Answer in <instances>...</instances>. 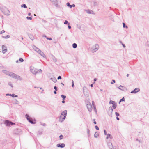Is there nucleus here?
<instances>
[{"mask_svg":"<svg viewBox=\"0 0 149 149\" xmlns=\"http://www.w3.org/2000/svg\"><path fill=\"white\" fill-rule=\"evenodd\" d=\"M125 101V98L124 97H123L122 99L120 100V102H121L122 101Z\"/></svg>","mask_w":149,"mask_h":149,"instance_id":"72a5a7b5","label":"nucleus"},{"mask_svg":"<svg viewBox=\"0 0 149 149\" xmlns=\"http://www.w3.org/2000/svg\"><path fill=\"white\" fill-rule=\"evenodd\" d=\"M52 1L55 3H56L57 2V0H52Z\"/></svg>","mask_w":149,"mask_h":149,"instance_id":"4d7b16f0","label":"nucleus"},{"mask_svg":"<svg viewBox=\"0 0 149 149\" xmlns=\"http://www.w3.org/2000/svg\"><path fill=\"white\" fill-rule=\"evenodd\" d=\"M92 104L93 106V105H95V104H94V102L93 101L92 102Z\"/></svg>","mask_w":149,"mask_h":149,"instance_id":"052dcab7","label":"nucleus"},{"mask_svg":"<svg viewBox=\"0 0 149 149\" xmlns=\"http://www.w3.org/2000/svg\"><path fill=\"white\" fill-rule=\"evenodd\" d=\"M10 37V35H7L6 36H2V37L4 38H9Z\"/></svg>","mask_w":149,"mask_h":149,"instance_id":"c756f323","label":"nucleus"},{"mask_svg":"<svg viewBox=\"0 0 149 149\" xmlns=\"http://www.w3.org/2000/svg\"><path fill=\"white\" fill-rule=\"evenodd\" d=\"M67 114V111L66 110H65L61 113L59 120L60 122H62L63 121L66 117Z\"/></svg>","mask_w":149,"mask_h":149,"instance_id":"f257e3e1","label":"nucleus"},{"mask_svg":"<svg viewBox=\"0 0 149 149\" xmlns=\"http://www.w3.org/2000/svg\"><path fill=\"white\" fill-rule=\"evenodd\" d=\"M99 47V46L98 44H95L92 47L91 49V50L92 52L94 53L98 50Z\"/></svg>","mask_w":149,"mask_h":149,"instance_id":"f03ea898","label":"nucleus"},{"mask_svg":"<svg viewBox=\"0 0 149 149\" xmlns=\"http://www.w3.org/2000/svg\"><path fill=\"white\" fill-rule=\"evenodd\" d=\"M47 39L49 40H52V39L51 38H48L47 37H46V38Z\"/></svg>","mask_w":149,"mask_h":149,"instance_id":"49530a36","label":"nucleus"},{"mask_svg":"<svg viewBox=\"0 0 149 149\" xmlns=\"http://www.w3.org/2000/svg\"><path fill=\"white\" fill-rule=\"evenodd\" d=\"M54 88L55 89L56 91H57V87L56 86H55L54 87Z\"/></svg>","mask_w":149,"mask_h":149,"instance_id":"a18cd8bd","label":"nucleus"},{"mask_svg":"<svg viewBox=\"0 0 149 149\" xmlns=\"http://www.w3.org/2000/svg\"><path fill=\"white\" fill-rule=\"evenodd\" d=\"M38 133H39V135H41L42 134V132H39Z\"/></svg>","mask_w":149,"mask_h":149,"instance_id":"680f3d73","label":"nucleus"},{"mask_svg":"<svg viewBox=\"0 0 149 149\" xmlns=\"http://www.w3.org/2000/svg\"><path fill=\"white\" fill-rule=\"evenodd\" d=\"M56 146L58 147H60L62 148H64L65 147V145L63 143L61 144H58Z\"/></svg>","mask_w":149,"mask_h":149,"instance_id":"ddd939ff","label":"nucleus"},{"mask_svg":"<svg viewBox=\"0 0 149 149\" xmlns=\"http://www.w3.org/2000/svg\"><path fill=\"white\" fill-rule=\"evenodd\" d=\"M117 88L123 91L127 90V89L125 87L122 86L121 85H120L119 87H117Z\"/></svg>","mask_w":149,"mask_h":149,"instance_id":"9d476101","label":"nucleus"},{"mask_svg":"<svg viewBox=\"0 0 149 149\" xmlns=\"http://www.w3.org/2000/svg\"><path fill=\"white\" fill-rule=\"evenodd\" d=\"M86 12L88 14H94L95 13H94V12L93 10H86Z\"/></svg>","mask_w":149,"mask_h":149,"instance_id":"2eb2a0df","label":"nucleus"},{"mask_svg":"<svg viewBox=\"0 0 149 149\" xmlns=\"http://www.w3.org/2000/svg\"><path fill=\"white\" fill-rule=\"evenodd\" d=\"M61 97L63 98V100H64L66 98V96L64 95H61Z\"/></svg>","mask_w":149,"mask_h":149,"instance_id":"7c9ffc66","label":"nucleus"},{"mask_svg":"<svg viewBox=\"0 0 149 149\" xmlns=\"http://www.w3.org/2000/svg\"><path fill=\"white\" fill-rule=\"evenodd\" d=\"M28 15L29 16H30L31 15V13H29L28 14Z\"/></svg>","mask_w":149,"mask_h":149,"instance_id":"338daca9","label":"nucleus"},{"mask_svg":"<svg viewBox=\"0 0 149 149\" xmlns=\"http://www.w3.org/2000/svg\"><path fill=\"white\" fill-rule=\"evenodd\" d=\"M21 7H23L24 8H27V6L25 4H22L21 5Z\"/></svg>","mask_w":149,"mask_h":149,"instance_id":"bb28decb","label":"nucleus"},{"mask_svg":"<svg viewBox=\"0 0 149 149\" xmlns=\"http://www.w3.org/2000/svg\"><path fill=\"white\" fill-rule=\"evenodd\" d=\"M72 87H74V81L73 80H72Z\"/></svg>","mask_w":149,"mask_h":149,"instance_id":"4c0bfd02","label":"nucleus"},{"mask_svg":"<svg viewBox=\"0 0 149 149\" xmlns=\"http://www.w3.org/2000/svg\"><path fill=\"white\" fill-rule=\"evenodd\" d=\"M116 119L118 120H120L118 116H117L116 117Z\"/></svg>","mask_w":149,"mask_h":149,"instance_id":"0e129e2a","label":"nucleus"},{"mask_svg":"<svg viewBox=\"0 0 149 149\" xmlns=\"http://www.w3.org/2000/svg\"><path fill=\"white\" fill-rule=\"evenodd\" d=\"M25 117L26 118L27 120L29 122L32 124H35L36 123V121L35 120H33L30 117L28 114H26L25 115Z\"/></svg>","mask_w":149,"mask_h":149,"instance_id":"7ed1b4c3","label":"nucleus"},{"mask_svg":"<svg viewBox=\"0 0 149 149\" xmlns=\"http://www.w3.org/2000/svg\"><path fill=\"white\" fill-rule=\"evenodd\" d=\"M115 113L116 115L117 116H119L120 115L117 112H116Z\"/></svg>","mask_w":149,"mask_h":149,"instance_id":"a19ab883","label":"nucleus"},{"mask_svg":"<svg viewBox=\"0 0 149 149\" xmlns=\"http://www.w3.org/2000/svg\"><path fill=\"white\" fill-rule=\"evenodd\" d=\"M53 59V60L55 62H56L57 61L55 57Z\"/></svg>","mask_w":149,"mask_h":149,"instance_id":"6e6d98bb","label":"nucleus"},{"mask_svg":"<svg viewBox=\"0 0 149 149\" xmlns=\"http://www.w3.org/2000/svg\"><path fill=\"white\" fill-rule=\"evenodd\" d=\"M95 119H93V120L94 121V122H93V123H94L95 124H96V123H97L95 121Z\"/></svg>","mask_w":149,"mask_h":149,"instance_id":"5fc2aeb1","label":"nucleus"},{"mask_svg":"<svg viewBox=\"0 0 149 149\" xmlns=\"http://www.w3.org/2000/svg\"><path fill=\"white\" fill-rule=\"evenodd\" d=\"M68 23V22L67 20H65L64 22V24H66Z\"/></svg>","mask_w":149,"mask_h":149,"instance_id":"37998d69","label":"nucleus"},{"mask_svg":"<svg viewBox=\"0 0 149 149\" xmlns=\"http://www.w3.org/2000/svg\"><path fill=\"white\" fill-rule=\"evenodd\" d=\"M4 124L6 125V126H8L11 125H15V123L12 122L11 121L8 120H6L5 121Z\"/></svg>","mask_w":149,"mask_h":149,"instance_id":"39448f33","label":"nucleus"},{"mask_svg":"<svg viewBox=\"0 0 149 149\" xmlns=\"http://www.w3.org/2000/svg\"><path fill=\"white\" fill-rule=\"evenodd\" d=\"M70 24V23H68V28L69 29H70L71 28V26H70V25H69V24Z\"/></svg>","mask_w":149,"mask_h":149,"instance_id":"8fccbe9b","label":"nucleus"},{"mask_svg":"<svg viewBox=\"0 0 149 149\" xmlns=\"http://www.w3.org/2000/svg\"><path fill=\"white\" fill-rule=\"evenodd\" d=\"M8 85L10 86L11 87H12V88H13V85H12V84L11 83V82H9L8 83Z\"/></svg>","mask_w":149,"mask_h":149,"instance_id":"58836bf2","label":"nucleus"},{"mask_svg":"<svg viewBox=\"0 0 149 149\" xmlns=\"http://www.w3.org/2000/svg\"><path fill=\"white\" fill-rule=\"evenodd\" d=\"M63 136L62 135H61L59 136L60 138V139L61 140L63 139Z\"/></svg>","mask_w":149,"mask_h":149,"instance_id":"ea45409f","label":"nucleus"},{"mask_svg":"<svg viewBox=\"0 0 149 149\" xmlns=\"http://www.w3.org/2000/svg\"><path fill=\"white\" fill-rule=\"evenodd\" d=\"M39 54L42 57L44 58L46 56L44 54V53L41 50L40 51Z\"/></svg>","mask_w":149,"mask_h":149,"instance_id":"dca6fc26","label":"nucleus"},{"mask_svg":"<svg viewBox=\"0 0 149 149\" xmlns=\"http://www.w3.org/2000/svg\"><path fill=\"white\" fill-rule=\"evenodd\" d=\"M1 11L4 14L6 15H9L10 14L9 10L7 8H5L4 9H3Z\"/></svg>","mask_w":149,"mask_h":149,"instance_id":"20e7f679","label":"nucleus"},{"mask_svg":"<svg viewBox=\"0 0 149 149\" xmlns=\"http://www.w3.org/2000/svg\"><path fill=\"white\" fill-rule=\"evenodd\" d=\"M122 45L123 47L125 48V45L124 44L122 43Z\"/></svg>","mask_w":149,"mask_h":149,"instance_id":"bf43d9fd","label":"nucleus"},{"mask_svg":"<svg viewBox=\"0 0 149 149\" xmlns=\"http://www.w3.org/2000/svg\"><path fill=\"white\" fill-rule=\"evenodd\" d=\"M87 107L88 111L90 112L91 111L92 106L90 102H88V103L87 104Z\"/></svg>","mask_w":149,"mask_h":149,"instance_id":"0eeeda50","label":"nucleus"},{"mask_svg":"<svg viewBox=\"0 0 149 149\" xmlns=\"http://www.w3.org/2000/svg\"><path fill=\"white\" fill-rule=\"evenodd\" d=\"M37 69L36 68H33L31 69H30V71L31 72L34 74H36V72Z\"/></svg>","mask_w":149,"mask_h":149,"instance_id":"f8f14e48","label":"nucleus"},{"mask_svg":"<svg viewBox=\"0 0 149 149\" xmlns=\"http://www.w3.org/2000/svg\"><path fill=\"white\" fill-rule=\"evenodd\" d=\"M95 129H96L97 130H99V128L98 127L97 125H96V126H95Z\"/></svg>","mask_w":149,"mask_h":149,"instance_id":"79ce46f5","label":"nucleus"},{"mask_svg":"<svg viewBox=\"0 0 149 149\" xmlns=\"http://www.w3.org/2000/svg\"><path fill=\"white\" fill-rule=\"evenodd\" d=\"M87 130V133L89 135L90 130H89L88 129Z\"/></svg>","mask_w":149,"mask_h":149,"instance_id":"13d9d810","label":"nucleus"},{"mask_svg":"<svg viewBox=\"0 0 149 149\" xmlns=\"http://www.w3.org/2000/svg\"><path fill=\"white\" fill-rule=\"evenodd\" d=\"M26 19L28 20H31L32 19V18L31 17H26Z\"/></svg>","mask_w":149,"mask_h":149,"instance_id":"f704fd0d","label":"nucleus"},{"mask_svg":"<svg viewBox=\"0 0 149 149\" xmlns=\"http://www.w3.org/2000/svg\"><path fill=\"white\" fill-rule=\"evenodd\" d=\"M29 38L31 40H33L34 37L31 35H29Z\"/></svg>","mask_w":149,"mask_h":149,"instance_id":"2f4dec72","label":"nucleus"},{"mask_svg":"<svg viewBox=\"0 0 149 149\" xmlns=\"http://www.w3.org/2000/svg\"><path fill=\"white\" fill-rule=\"evenodd\" d=\"M8 76L14 78H15V77H16V75L15 74L11 72L9 73Z\"/></svg>","mask_w":149,"mask_h":149,"instance_id":"9b49d317","label":"nucleus"},{"mask_svg":"<svg viewBox=\"0 0 149 149\" xmlns=\"http://www.w3.org/2000/svg\"><path fill=\"white\" fill-rule=\"evenodd\" d=\"M109 138H110L111 139L112 138V136L109 134H107L106 139H108Z\"/></svg>","mask_w":149,"mask_h":149,"instance_id":"aec40b11","label":"nucleus"},{"mask_svg":"<svg viewBox=\"0 0 149 149\" xmlns=\"http://www.w3.org/2000/svg\"><path fill=\"white\" fill-rule=\"evenodd\" d=\"M62 102L63 103H64L65 102V101L64 100H63V101H62Z\"/></svg>","mask_w":149,"mask_h":149,"instance_id":"774afa93","label":"nucleus"},{"mask_svg":"<svg viewBox=\"0 0 149 149\" xmlns=\"http://www.w3.org/2000/svg\"><path fill=\"white\" fill-rule=\"evenodd\" d=\"M123 26L124 28H128V26H127L126 25L125 23L124 22L123 23Z\"/></svg>","mask_w":149,"mask_h":149,"instance_id":"473e14b6","label":"nucleus"},{"mask_svg":"<svg viewBox=\"0 0 149 149\" xmlns=\"http://www.w3.org/2000/svg\"><path fill=\"white\" fill-rule=\"evenodd\" d=\"M33 48L34 49L36 52H38V51H40V50L35 45H33Z\"/></svg>","mask_w":149,"mask_h":149,"instance_id":"f3484780","label":"nucleus"},{"mask_svg":"<svg viewBox=\"0 0 149 149\" xmlns=\"http://www.w3.org/2000/svg\"><path fill=\"white\" fill-rule=\"evenodd\" d=\"M61 77L60 76H59L58 78H57V79H58V80H59V79H61Z\"/></svg>","mask_w":149,"mask_h":149,"instance_id":"3c124183","label":"nucleus"},{"mask_svg":"<svg viewBox=\"0 0 149 149\" xmlns=\"http://www.w3.org/2000/svg\"><path fill=\"white\" fill-rule=\"evenodd\" d=\"M42 21L44 23H46L47 22L46 21L43 19H42Z\"/></svg>","mask_w":149,"mask_h":149,"instance_id":"864d4df0","label":"nucleus"},{"mask_svg":"<svg viewBox=\"0 0 149 149\" xmlns=\"http://www.w3.org/2000/svg\"><path fill=\"white\" fill-rule=\"evenodd\" d=\"M22 131L20 129H15L14 131V133L16 134H19L21 133Z\"/></svg>","mask_w":149,"mask_h":149,"instance_id":"423d86ee","label":"nucleus"},{"mask_svg":"<svg viewBox=\"0 0 149 149\" xmlns=\"http://www.w3.org/2000/svg\"><path fill=\"white\" fill-rule=\"evenodd\" d=\"M15 78H16L17 79H19L20 80H22V78H21L19 76H18L16 75V77H15Z\"/></svg>","mask_w":149,"mask_h":149,"instance_id":"6ab92c4d","label":"nucleus"},{"mask_svg":"<svg viewBox=\"0 0 149 149\" xmlns=\"http://www.w3.org/2000/svg\"><path fill=\"white\" fill-rule=\"evenodd\" d=\"M2 53L3 54L5 53L7 51V49L6 46L4 45H2Z\"/></svg>","mask_w":149,"mask_h":149,"instance_id":"6e6552de","label":"nucleus"},{"mask_svg":"<svg viewBox=\"0 0 149 149\" xmlns=\"http://www.w3.org/2000/svg\"><path fill=\"white\" fill-rule=\"evenodd\" d=\"M67 6L69 7L70 8H71L72 7H74L75 6L74 4H73L72 5H70L69 2H68L66 3Z\"/></svg>","mask_w":149,"mask_h":149,"instance_id":"4468645a","label":"nucleus"},{"mask_svg":"<svg viewBox=\"0 0 149 149\" xmlns=\"http://www.w3.org/2000/svg\"><path fill=\"white\" fill-rule=\"evenodd\" d=\"M117 105L116 104H114V105H113L112 106V107L114 109H115L116 108Z\"/></svg>","mask_w":149,"mask_h":149,"instance_id":"e433bc0d","label":"nucleus"},{"mask_svg":"<svg viewBox=\"0 0 149 149\" xmlns=\"http://www.w3.org/2000/svg\"><path fill=\"white\" fill-rule=\"evenodd\" d=\"M42 70L41 69H40L39 70H37L36 72V74L38 73H41L42 72Z\"/></svg>","mask_w":149,"mask_h":149,"instance_id":"cd10ccee","label":"nucleus"},{"mask_svg":"<svg viewBox=\"0 0 149 149\" xmlns=\"http://www.w3.org/2000/svg\"><path fill=\"white\" fill-rule=\"evenodd\" d=\"M98 5V2L95 1H94L93 3V6H97Z\"/></svg>","mask_w":149,"mask_h":149,"instance_id":"a878e982","label":"nucleus"},{"mask_svg":"<svg viewBox=\"0 0 149 149\" xmlns=\"http://www.w3.org/2000/svg\"><path fill=\"white\" fill-rule=\"evenodd\" d=\"M50 79L54 83L56 82L57 81L56 79L55 78H50Z\"/></svg>","mask_w":149,"mask_h":149,"instance_id":"412c9836","label":"nucleus"},{"mask_svg":"<svg viewBox=\"0 0 149 149\" xmlns=\"http://www.w3.org/2000/svg\"><path fill=\"white\" fill-rule=\"evenodd\" d=\"M99 136V134L97 132H95L94 135V137L95 138H97Z\"/></svg>","mask_w":149,"mask_h":149,"instance_id":"5701e85b","label":"nucleus"},{"mask_svg":"<svg viewBox=\"0 0 149 149\" xmlns=\"http://www.w3.org/2000/svg\"><path fill=\"white\" fill-rule=\"evenodd\" d=\"M109 103L113 105H114L116 104L115 102V101H113L112 100H110L109 102Z\"/></svg>","mask_w":149,"mask_h":149,"instance_id":"c85d7f7f","label":"nucleus"},{"mask_svg":"<svg viewBox=\"0 0 149 149\" xmlns=\"http://www.w3.org/2000/svg\"><path fill=\"white\" fill-rule=\"evenodd\" d=\"M93 107L95 111H96V108L95 105H93Z\"/></svg>","mask_w":149,"mask_h":149,"instance_id":"de8ad7c7","label":"nucleus"},{"mask_svg":"<svg viewBox=\"0 0 149 149\" xmlns=\"http://www.w3.org/2000/svg\"><path fill=\"white\" fill-rule=\"evenodd\" d=\"M14 95H15L14 94H11L8 93V94H6V96L10 95V96H12L13 97H14Z\"/></svg>","mask_w":149,"mask_h":149,"instance_id":"393cba45","label":"nucleus"},{"mask_svg":"<svg viewBox=\"0 0 149 149\" xmlns=\"http://www.w3.org/2000/svg\"><path fill=\"white\" fill-rule=\"evenodd\" d=\"M19 60L21 62H23L24 61V59L22 58H20Z\"/></svg>","mask_w":149,"mask_h":149,"instance_id":"c9c22d12","label":"nucleus"},{"mask_svg":"<svg viewBox=\"0 0 149 149\" xmlns=\"http://www.w3.org/2000/svg\"><path fill=\"white\" fill-rule=\"evenodd\" d=\"M3 73L7 74L8 75L9 73H10V72L6 70H3Z\"/></svg>","mask_w":149,"mask_h":149,"instance_id":"a211bd4d","label":"nucleus"},{"mask_svg":"<svg viewBox=\"0 0 149 149\" xmlns=\"http://www.w3.org/2000/svg\"><path fill=\"white\" fill-rule=\"evenodd\" d=\"M146 46L147 47H149V41H148L146 44Z\"/></svg>","mask_w":149,"mask_h":149,"instance_id":"09e8293b","label":"nucleus"},{"mask_svg":"<svg viewBox=\"0 0 149 149\" xmlns=\"http://www.w3.org/2000/svg\"><path fill=\"white\" fill-rule=\"evenodd\" d=\"M104 134L105 135H107V132H106V130H105L104 129Z\"/></svg>","mask_w":149,"mask_h":149,"instance_id":"603ef678","label":"nucleus"},{"mask_svg":"<svg viewBox=\"0 0 149 149\" xmlns=\"http://www.w3.org/2000/svg\"><path fill=\"white\" fill-rule=\"evenodd\" d=\"M140 91L139 88H136L131 92V93H136Z\"/></svg>","mask_w":149,"mask_h":149,"instance_id":"1a4fd4ad","label":"nucleus"},{"mask_svg":"<svg viewBox=\"0 0 149 149\" xmlns=\"http://www.w3.org/2000/svg\"><path fill=\"white\" fill-rule=\"evenodd\" d=\"M72 47L74 48H76L77 47V45L75 43H74L72 44Z\"/></svg>","mask_w":149,"mask_h":149,"instance_id":"b1692460","label":"nucleus"},{"mask_svg":"<svg viewBox=\"0 0 149 149\" xmlns=\"http://www.w3.org/2000/svg\"><path fill=\"white\" fill-rule=\"evenodd\" d=\"M109 111H110V112L111 113H111L113 111V109L112 107H111V106L110 107H109Z\"/></svg>","mask_w":149,"mask_h":149,"instance_id":"4be33fe9","label":"nucleus"},{"mask_svg":"<svg viewBox=\"0 0 149 149\" xmlns=\"http://www.w3.org/2000/svg\"><path fill=\"white\" fill-rule=\"evenodd\" d=\"M97 80V79L96 78H95L94 79V82H95Z\"/></svg>","mask_w":149,"mask_h":149,"instance_id":"69168bd1","label":"nucleus"},{"mask_svg":"<svg viewBox=\"0 0 149 149\" xmlns=\"http://www.w3.org/2000/svg\"><path fill=\"white\" fill-rule=\"evenodd\" d=\"M56 91H54V93L55 94H56L57 93V92H56Z\"/></svg>","mask_w":149,"mask_h":149,"instance_id":"e2e57ef3","label":"nucleus"},{"mask_svg":"<svg viewBox=\"0 0 149 149\" xmlns=\"http://www.w3.org/2000/svg\"><path fill=\"white\" fill-rule=\"evenodd\" d=\"M5 32V31L4 30H2L0 32V34H2L3 33H4Z\"/></svg>","mask_w":149,"mask_h":149,"instance_id":"c03bdc74","label":"nucleus"}]
</instances>
